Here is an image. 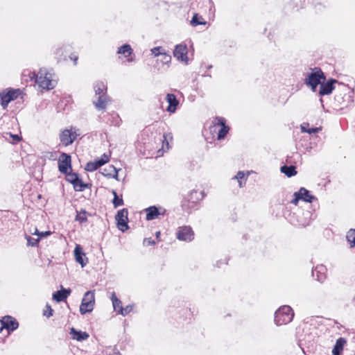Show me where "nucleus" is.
<instances>
[{
	"label": "nucleus",
	"mask_w": 355,
	"mask_h": 355,
	"mask_svg": "<svg viewBox=\"0 0 355 355\" xmlns=\"http://www.w3.org/2000/svg\"><path fill=\"white\" fill-rule=\"evenodd\" d=\"M326 80V76L322 69L319 67H315L313 71L307 74L304 79V84L311 87L312 92H315L322 81Z\"/></svg>",
	"instance_id": "f257e3e1"
},
{
	"label": "nucleus",
	"mask_w": 355,
	"mask_h": 355,
	"mask_svg": "<svg viewBox=\"0 0 355 355\" xmlns=\"http://www.w3.org/2000/svg\"><path fill=\"white\" fill-rule=\"evenodd\" d=\"M96 95H98L97 101H94L96 108L98 110H103L106 108L107 103L109 100L106 95L107 87L103 82H97L94 85Z\"/></svg>",
	"instance_id": "f03ea898"
},
{
	"label": "nucleus",
	"mask_w": 355,
	"mask_h": 355,
	"mask_svg": "<svg viewBox=\"0 0 355 355\" xmlns=\"http://www.w3.org/2000/svg\"><path fill=\"white\" fill-rule=\"evenodd\" d=\"M294 313L291 306L284 305L281 306L275 313V322L280 326L286 324L292 321Z\"/></svg>",
	"instance_id": "7ed1b4c3"
},
{
	"label": "nucleus",
	"mask_w": 355,
	"mask_h": 355,
	"mask_svg": "<svg viewBox=\"0 0 355 355\" xmlns=\"http://www.w3.org/2000/svg\"><path fill=\"white\" fill-rule=\"evenodd\" d=\"M95 303L94 292L89 291L86 292L80 306V313L84 315L87 313H90L94 309Z\"/></svg>",
	"instance_id": "20e7f679"
},
{
	"label": "nucleus",
	"mask_w": 355,
	"mask_h": 355,
	"mask_svg": "<svg viewBox=\"0 0 355 355\" xmlns=\"http://www.w3.org/2000/svg\"><path fill=\"white\" fill-rule=\"evenodd\" d=\"M66 180L73 186L76 191H83L88 187V184L83 182L79 175L76 173H69L66 174Z\"/></svg>",
	"instance_id": "39448f33"
},
{
	"label": "nucleus",
	"mask_w": 355,
	"mask_h": 355,
	"mask_svg": "<svg viewBox=\"0 0 355 355\" xmlns=\"http://www.w3.org/2000/svg\"><path fill=\"white\" fill-rule=\"evenodd\" d=\"M128 209L126 208H123L122 209L119 210L115 216V220L116 221L117 227L122 232H124L125 230L128 229Z\"/></svg>",
	"instance_id": "423d86ee"
},
{
	"label": "nucleus",
	"mask_w": 355,
	"mask_h": 355,
	"mask_svg": "<svg viewBox=\"0 0 355 355\" xmlns=\"http://www.w3.org/2000/svg\"><path fill=\"white\" fill-rule=\"evenodd\" d=\"M176 237L180 241L189 242L194 239V233L190 226H182L178 227Z\"/></svg>",
	"instance_id": "0eeeda50"
},
{
	"label": "nucleus",
	"mask_w": 355,
	"mask_h": 355,
	"mask_svg": "<svg viewBox=\"0 0 355 355\" xmlns=\"http://www.w3.org/2000/svg\"><path fill=\"white\" fill-rule=\"evenodd\" d=\"M34 76H35V83L39 85L40 87L46 89H51L53 88L52 81L49 77H48V74L46 73H44L42 70H40L37 74L34 73Z\"/></svg>",
	"instance_id": "6e6552de"
},
{
	"label": "nucleus",
	"mask_w": 355,
	"mask_h": 355,
	"mask_svg": "<svg viewBox=\"0 0 355 355\" xmlns=\"http://www.w3.org/2000/svg\"><path fill=\"white\" fill-rule=\"evenodd\" d=\"M69 168H71V155L65 153H62L58 159L59 171L61 173L67 174Z\"/></svg>",
	"instance_id": "1a4fd4ad"
},
{
	"label": "nucleus",
	"mask_w": 355,
	"mask_h": 355,
	"mask_svg": "<svg viewBox=\"0 0 355 355\" xmlns=\"http://www.w3.org/2000/svg\"><path fill=\"white\" fill-rule=\"evenodd\" d=\"M19 94V89H10L7 93L1 92L0 99L1 105L5 109L7 107L8 103L15 100Z\"/></svg>",
	"instance_id": "9d476101"
},
{
	"label": "nucleus",
	"mask_w": 355,
	"mask_h": 355,
	"mask_svg": "<svg viewBox=\"0 0 355 355\" xmlns=\"http://www.w3.org/2000/svg\"><path fill=\"white\" fill-rule=\"evenodd\" d=\"M187 53L188 49L186 44H180L175 46L173 51V55L178 60L188 64Z\"/></svg>",
	"instance_id": "9b49d317"
},
{
	"label": "nucleus",
	"mask_w": 355,
	"mask_h": 355,
	"mask_svg": "<svg viewBox=\"0 0 355 355\" xmlns=\"http://www.w3.org/2000/svg\"><path fill=\"white\" fill-rule=\"evenodd\" d=\"M1 328L6 329L8 333L17 329L19 327L18 322L12 316L6 315L0 320Z\"/></svg>",
	"instance_id": "f8f14e48"
},
{
	"label": "nucleus",
	"mask_w": 355,
	"mask_h": 355,
	"mask_svg": "<svg viewBox=\"0 0 355 355\" xmlns=\"http://www.w3.org/2000/svg\"><path fill=\"white\" fill-rule=\"evenodd\" d=\"M146 213V219L147 220H153L159 215H164L166 209L162 207L150 206L145 209Z\"/></svg>",
	"instance_id": "ddd939ff"
},
{
	"label": "nucleus",
	"mask_w": 355,
	"mask_h": 355,
	"mask_svg": "<svg viewBox=\"0 0 355 355\" xmlns=\"http://www.w3.org/2000/svg\"><path fill=\"white\" fill-rule=\"evenodd\" d=\"M338 81L336 79L330 78L326 83L322 81L320 85L319 94L320 96H325L330 94L334 89V84Z\"/></svg>",
	"instance_id": "4468645a"
},
{
	"label": "nucleus",
	"mask_w": 355,
	"mask_h": 355,
	"mask_svg": "<svg viewBox=\"0 0 355 355\" xmlns=\"http://www.w3.org/2000/svg\"><path fill=\"white\" fill-rule=\"evenodd\" d=\"M216 121H217L216 124L220 125L221 128L218 131L217 138L218 140L223 139L230 130V128L226 125V121L223 117H216Z\"/></svg>",
	"instance_id": "2eb2a0df"
},
{
	"label": "nucleus",
	"mask_w": 355,
	"mask_h": 355,
	"mask_svg": "<svg viewBox=\"0 0 355 355\" xmlns=\"http://www.w3.org/2000/svg\"><path fill=\"white\" fill-rule=\"evenodd\" d=\"M327 268L323 265H318L314 269L312 270L313 277H316L315 279L319 282L322 283L326 279Z\"/></svg>",
	"instance_id": "dca6fc26"
},
{
	"label": "nucleus",
	"mask_w": 355,
	"mask_h": 355,
	"mask_svg": "<svg viewBox=\"0 0 355 355\" xmlns=\"http://www.w3.org/2000/svg\"><path fill=\"white\" fill-rule=\"evenodd\" d=\"M166 101L168 103L166 111L171 113H174L179 105V101H178L176 96L173 94H168L166 97Z\"/></svg>",
	"instance_id": "f3484780"
},
{
	"label": "nucleus",
	"mask_w": 355,
	"mask_h": 355,
	"mask_svg": "<svg viewBox=\"0 0 355 355\" xmlns=\"http://www.w3.org/2000/svg\"><path fill=\"white\" fill-rule=\"evenodd\" d=\"M70 335L71 338L77 341H83L89 338V334L86 331H78L74 327L70 329Z\"/></svg>",
	"instance_id": "a211bd4d"
},
{
	"label": "nucleus",
	"mask_w": 355,
	"mask_h": 355,
	"mask_svg": "<svg viewBox=\"0 0 355 355\" xmlns=\"http://www.w3.org/2000/svg\"><path fill=\"white\" fill-rule=\"evenodd\" d=\"M70 293V289L62 288L53 294V299L58 302H60L66 300Z\"/></svg>",
	"instance_id": "6ab92c4d"
},
{
	"label": "nucleus",
	"mask_w": 355,
	"mask_h": 355,
	"mask_svg": "<svg viewBox=\"0 0 355 355\" xmlns=\"http://www.w3.org/2000/svg\"><path fill=\"white\" fill-rule=\"evenodd\" d=\"M60 140L65 146L71 144L73 143V139H71V131L69 129L63 130L60 135Z\"/></svg>",
	"instance_id": "aec40b11"
},
{
	"label": "nucleus",
	"mask_w": 355,
	"mask_h": 355,
	"mask_svg": "<svg viewBox=\"0 0 355 355\" xmlns=\"http://www.w3.org/2000/svg\"><path fill=\"white\" fill-rule=\"evenodd\" d=\"M74 256L76 258V261L81 265L82 267H84L87 261H85L83 259V257L85 256V254L83 252V248L77 245L74 249Z\"/></svg>",
	"instance_id": "412c9836"
},
{
	"label": "nucleus",
	"mask_w": 355,
	"mask_h": 355,
	"mask_svg": "<svg viewBox=\"0 0 355 355\" xmlns=\"http://www.w3.org/2000/svg\"><path fill=\"white\" fill-rule=\"evenodd\" d=\"M118 170L113 166L109 165L103 168L102 174L108 178L118 179Z\"/></svg>",
	"instance_id": "4be33fe9"
},
{
	"label": "nucleus",
	"mask_w": 355,
	"mask_h": 355,
	"mask_svg": "<svg viewBox=\"0 0 355 355\" xmlns=\"http://www.w3.org/2000/svg\"><path fill=\"white\" fill-rule=\"evenodd\" d=\"M88 216H92V214L86 211L85 209H81L80 211H76L75 220L81 224L86 223H87Z\"/></svg>",
	"instance_id": "5701e85b"
},
{
	"label": "nucleus",
	"mask_w": 355,
	"mask_h": 355,
	"mask_svg": "<svg viewBox=\"0 0 355 355\" xmlns=\"http://www.w3.org/2000/svg\"><path fill=\"white\" fill-rule=\"evenodd\" d=\"M298 191L300 194L301 200L304 202H312L317 199L314 196L310 194L309 190L304 187H301Z\"/></svg>",
	"instance_id": "b1692460"
},
{
	"label": "nucleus",
	"mask_w": 355,
	"mask_h": 355,
	"mask_svg": "<svg viewBox=\"0 0 355 355\" xmlns=\"http://www.w3.org/2000/svg\"><path fill=\"white\" fill-rule=\"evenodd\" d=\"M345 343L346 340L343 338H339L338 339H337L336 344L334 347V349L332 350L333 355H340Z\"/></svg>",
	"instance_id": "393cba45"
},
{
	"label": "nucleus",
	"mask_w": 355,
	"mask_h": 355,
	"mask_svg": "<svg viewBox=\"0 0 355 355\" xmlns=\"http://www.w3.org/2000/svg\"><path fill=\"white\" fill-rule=\"evenodd\" d=\"M281 172L284 173L287 177L291 178L297 174L296 168L293 165H284L281 167Z\"/></svg>",
	"instance_id": "a878e982"
},
{
	"label": "nucleus",
	"mask_w": 355,
	"mask_h": 355,
	"mask_svg": "<svg viewBox=\"0 0 355 355\" xmlns=\"http://www.w3.org/2000/svg\"><path fill=\"white\" fill-rule=\"evenodd\" d=\"M300 129L302 132H306L310 135L318 133L321 130V128H309V123H303L301 124Z\"/></svg>",
	"instance_id": "bb28decb"
},
{
	"label": "nucleus",
	"mask_w": 355,
	"mask_h": 355,
	"mask_svg": "<svg viewBox=\"0 0 355 355\" xmlns=\"http://www.w3.org/2000/svg\"><path fill=\"white\" fill-rule=\"evenodd\" d=\"M111 300L112 302L113 308L114 311L119 313V309H122V302L121 301L116 297V293L113 292L111 295Z\"/></svg>",
	"instance_id": "cd10ccee"
},
{
	"label": "nucleus",
	"mask_w": 355,
	"mask_h": 355,
	"mask_svg": "<svg viewBox=\"0 0 355 355\" xmlns=\"http://www.w3.org/2000/svg\"><path fill=\"white\" fill-rule=\"evenodd\" d=\"M345 89L348 91V94H345L344 96L342 97L343 99V106H348L349 103H352L354 101L353 100V95H354V91H349V88H347L345 85H344Z\"/></svg>",
	"instance_id": "c85d7f7f"
},
{
	"label": "nucleus",
	"mask_w": 355,
	"mask_h": 355,
	"mask_svg": "<svg viewBox=\"0 0 355 355\" xmlns=\"http://www.w3.org/2000/svg\"><path fill=\"white\" fill-rule=\"evenodd\" d=\"M117 53L123 54L125 58H127L132 53V49L130 44H125L119 48Z\"/></svg>",
	"instance_id": "c756f323"
},
{
	"label": "nucleus",
	"mask_w": 355,
	"mask_h": 355,
	"mask_svg": "<svg viewBox=\"0 0 355 355\" xmlns=\"http://www.w3.org/2000/svg\"><path fill=\"white\" fill-rule=\"evenodd\" d=\"M191 24L193 26H196L198 25H202L205 24L206 21H204L202 16H200L198 14L195 13L192 17V19L191 21Z\"/></svg>",
	"instance_id": "7c9ffc66"
},
{
	"label": "nucleus",
	"mask_w": 355,
	"mask_h": 355,
	"mask_svg": "<svg viewBox=\"0 0 355 355\" xmlns=\"http://www.w3.org/2000/svg\"><path fill=\"white\" fill-rule=\"evenodd\" d=\"M112 194L114 196V198L112 200L114 207L116 208L119 206H122L123 205V200L122 198H119L117 195V193L114 190H112Z\"/></svg>",
	"instance_id": "2f4dec72"
},
{
	"label": "nucleus",
	"mask_w": 355,
	"mask_h": 355,
	"mask_svg": "<svg viewBox=\"0 0 355 355\" xmlns=\"http://www.w3.org/2000/svg\"><path fill=\"white\" fill-rule=\"evenodd\" d=\"M347 241L352 244V247H355V230L351 229L347 233L346 236Z\"/></svg>",
	"instance_id": "473e14b6"
},
{
	"label": "nucleus",
	"mask_w": 355,
	"mask_h": 355,
	"mask_svg": "<svg viewBox=\"0 0 355 355\" xmlns=\"http://www.w3.org/2000/svg\"><path fill=\"white\" fill-rule=\"evenodd\" d=\"M26 239L27 240V245H31L32 247L37 246L40 241V238L34 239V238L31 237V236L26 235Z\"/></svg>",
	"instance_id": "72a5a7b5"
},
{
	"label": "nucleus",
	"mask_w": 355,
	"mask_h": 355,
	"mask_svg": "<svg viewBox=\"0 0 355 355\" xmlns=\"http://www.w3.org/2000/svg\"><path fill=\"white\" fill-rule=\"evenodd\" d=\"M133 306L132 305H128L125 307H123L122 309H119V314L125 316L128 315L129 313H130L132 311Z\"/></svg>",
	"instance_id": "f704fd0d"
},
{
	"label": "nucleus",
	"mask_w": 355,
	"mask_h": 355,
	"mask_svg": "<svg viewBox=\"0 0 355 355\" xmlns=\"http://www.w3.org/2000/svg\"><path fill=\"white\" fill-rule=\"evenodd\" d=\"M85 168L87 171L92 172L96 171L98 168L96 166V164L95 163V162H89L86 164Z\"/></svg>",
	"instance_id": "c9c22d12"
},
{
	"label": "nucleus",
	"mask_w": 355,
	"mask_h": 355,
	"mask_svg": "<svg viewBox=\"0 0 355 355\" xmlns=\"http://www.w3.org/2000/svg\"><path fill=\"white\" fill-rule=\"evenodd\" d=\"M103 157H105V159H98L95 161L98 168L109 161V157L106 154H103Z\"/></svg>",
	"instance_id": "e433bc0d"
},
{
	"label": "nucleus",
	"mask_w": 355,
	"mask_h": 355,
	"mask_svg": "<svg viewBox=\"0 0 355 355\" xmlns=\"http://www.w3.org/2000/svg\"><path fill=\"white\" fill-rule=\"evenodd\" d=\"M160 56H162V62L164 64L171 62V56L169 54H167L165 51L162 52V54H161Z\"/></svg>",
	"instance_id": "4c0bfd02"
},
{
	"label": "nucleus",
	"mask_w": 355,
	"mask_h": 355,
	"mask_svg": "<svg viewBox=\"0 0 355 355\" xmlns=\"http://www.w3.org/2000/svg\"><path fill=\"white\" fill-rule=\"evenodd\" d=\"M245 174L243 171H239L236 175L234 177V179H236L239 181V187H242V180L244 178Z\"/></svg>",
	"instance_id": "58836bf2"
},
{
	"label": "nucleus",
	"mask_w": 355,
	"mask_h": 355,
	"mask_svg": "<svg viewBox=\"0 0 355 355\" xmlns=\"http://www.w3.org/2000/svg\"><path fill=\"white\" fill-rule=\"evenodd\" d=\"M164 51V50L161 46L155 47L151 49V52L155 56L160 55Z\"/></svg>",
	"instance_id": "ea45409f"
},
{
	"label": "nucleus",
	"mask_w": 355,
	"mask_h": 355,
	"mask_svg": "<svg viewBox=\"0 0 355 355\" xmlns=\"http://www.w3.org/2000/svg\"><path fill=\"white\" fill-rule=\"evenodd\" d=\"M46 310L44 311V315L46 316L47 318L51 317L53 315V311L51 306L49 304L46 305Z\"/></svg>",
	"instance_id": "a19ab883"
},
{
	"label": "nucleus",
	"mask_w": 355,
	"mask_h": 355,
	"mask_svg": "<svg viewBox=\"0 0 355 355\" xmlns=\"http://www.w3.org/2000/svg\"><path fill=\"white\" fill-rule=\"evenodd\" d=\"M294 198L291 201V202L293 205H297L298 202L300 200H301V196H300V194L299 193V191L297 192H295L294 193Z\"/></svg>",
	"instance_id": "79ce46f5"
},
{
	"label": "nucleus",
	"mask_w": 355,
	"mask_h": 355,
	"mask_svg": "<svg viewBox=\"0 0 355 355\" xmlns=\"http://www.w3.org/2000/svg\"><path fill=\"white\" fill-rule=\"evenodd\" d=\"M155 244V241L153 240L151 238H146L144 240V245L146 246L153 245Z\"/></svg>",
	"instance_id": "37998d69"
},
{
	"label": "nucleus",
	"mask_w": 355,
	"mask_h": 355,
	"mask_svg": "<svg viewBox=\"0 0 355 355\" xmlns=\"http://www.w3.org/2000/svg\"><path fill=\"white\" fill-rule=\"evenodd\" d=\"M10 137L12 138V143L17 144L21 140V137L18 135H13L11 133H9Z\"/></svg>",
	"instance_id": "c03bdc74"
},
{
	"label": "nucleus",
	"mask_w": 355,
	"mask_h": 355,
	"mask_svg": "<svg viewBox=\"0 0 355 355\" xmlns=\"http://www.w3.org/2000/svg\"><path fill=\"white\" fill-rule=\"evenodd\" d=\"M70 59L71 60L73 61V63H74V65H76L77 64V61H78V56L74 55V54H71L70 56H69Z\"/></svg>",
	"instance_id": "a18cd8bd"
},
{
	"label": "nucleus",
	"mask_w": 355,
	"mask_h": 355,
	"mask_svg": "<svg viewBox=\"0 0 355 355\" xmlns=\"http://www.w3.org/2000/svg\"><path fill=\"white\" fill-rule=\"evenodd\" d=\"M50 234H51V232L50 231L42 232L40 233V236L39 238L40 239L41 238L45 237V236H46L48 235H50Z\"/></svg>",
	"instance_id": "49530a36"
},
{
	"label": "nucleus",
	"mask_w": 355,
	"mask_h": 355,
	"mask_svg": "<svg viewBox=\"0 0 355 355\" xmlns=\"http://www.w3.org/2000/svg\"><path fill=\"white\" fill-rule=\"evenodd\" d=\"M78 135L76 132H71V139H73V142L76 139Z\"/></svg>",
	"instance_id": "de8ad7c7"
},
{
	"label": "nucleus",
	"mask_w": 355,
	"mask_h": 355,
	"mask_svg": "<svg viewBox=\"0 0 355 355\" xmlns=\"http://www.w3.org/2000/svg\"><path fill=\"white\" fill-rule=\"evenodd\" d=\"M197 194V191H191L190 194H189V200H191L193 198V195H196Z\"/></svg>",
	"instance_id": "09e8293b"
},
{
	"label": "nucleus",
	"mask_w": 355,
	"mask_h": 355,
	"mask_svg": "<svg viewBox=\"0 0 355 355\" xmlns=\"http://www.w3.org/2000/svg\"><path fill=\"white\" fill-rule=\"evenodd\" d=\"M40 233H41V232L37 230V227H35V230H34V232H32V234H34V235H37V236H39V237L40 236Z\"/></svg>",
	"instance_id": "8fccbe9b"
},
{
	"label": "nucleus",
	"mask_w": 355,
	"mask_h": 355,
	"mask_svg": "<svg viewBox=\"0 0 355 355\" xmlns=\"http://www.w3.org/2000/svg\"><path fill=\"white\" fill-rule=\"evenodd\" d=\"M155 236H156L157 239H158L159 237V236H160V232H157L155 233Z\"/></svg>",
	"instance_id": "3c124183"
},
{
	"label": "nucleus",
	"mask_w": 355,
	"mask_h": 355,
	"mask_svg": "<svg viewBox=\"0 0 355 355\" xmlns=\"http://www.w3.org/2000/svg\"><path fill=\"white\" fill-rule=\"evenodd\" d=\"M352 304L354 306H355V296L354 297V298L352 300Z\"/></svg>",
	"instance_id": "603ef678"
},
{
	"label": "nucleus",
	"mask_w": 355,
	"mask_h": 355,
	"mask_svg": "<svg viewBox=\"0 0 355 355\" xmlns=\"http://www.w3.org/2000/svg\"><path fill=\"white\" fill-rule=\"evenodd\" d=\"M114 355H121L119 352H114Z\"/></svg>",
	"instance_id": "864d4df0"
},
{
	"label": "nucleus",
	"mask_w": 355,
	"mask_h": 355,
	"mask_svg": "<svg viewBox=\"0 0 355 355\" xmlns=\"http://www.w3.org/2000/svg\"><path fill=\"white\" fill-rule=\"evenodd\" d=\"M101 159H105V157L103 155L101 157Z\"/></svg>",
	"instance_id": "5fc2aeb1"
}]
</instances>
